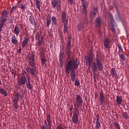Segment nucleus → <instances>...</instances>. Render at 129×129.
Masks as SVG:
<instances>
[{"instance_id":"obj_19","label":"nucleus","mask_w":129,"mask_h":129,"mask_svg":"<svg viewBox=\"0 0 129 129\" xmlns=\"http://www.w3.org/2000/svg\"><path fill=\"white\" fill-rule=\"evenodd\" d=\"M29 38H26L24 39V40L22 42V48H25L26 46L27 45V44L29 42Z\"/></svg>"},{"instance_id":"obj_7","label":"nucleus","mask_w":129,"mask_h":129,"mask_svg":"<svg viewBox=\"0 0 129 129\" xmlns=\"http://www.w3.org/2000/svg\"><path fill=\"white\" fill-rule=\"evenodd\" d=\"M8 16H9V11L7 10H4L2 11V13L1 16V19L2 20L1 22L6 23V22L8 20Z\"/></svg>"},{"instance_id":"obj_12","label":"nucleus","mask_w":129,"mask_h":129,"mask_svg":"<svg viewBox=\"0 0 129 129\" xmlns=\"http://www.w3.org/2000/svg\"><path fill=\"white\" fill-rule=\"evenodd\" d=\"M46 120L48 125V128L52 127V122H51V117H50V114H47L46 115Z\"/></svg>"},{"instance_id":"obj_13","label":"nucleus","mask_w":129,"mask_h":129,"mask_svg":"<svg viewBox=\"0 0 129 129\" xmlns=\"http://www.w3.org/2000/svg\"><path fill=\"white\" fill-rule=\"evenodd\" d=\"M84 28H85V24L82 22L79 23L77 26V28L79 31H82Z\"/></svg>"},{"instance_id":"obj_26","label":"nucleus","mask_w":129,"mask_h":129,"mask_svg":"<svg viewBox=\"0 0 129 129\" xmlns=\"http://www.w3.org/2000/svg\"><path fill=\"white\" fill-rule=\"evenodd\" d=\"M109 40H108V38H106L104 41V45L105 47V48H109Z\"/></svg>"},{"instance_id":"obj_34","label":"nucleus","mask_w":129,"mask_h":129,"mask_svg":"<svg viewBox=\"0 0 129 129\" xmlns=\"http://www.w3.org/2000/svg\"><path fill=\"white\" fill-rule=\"evenodd\" d=\"M119 56L120 57V59H121L123 62L125 61V57L123 54L121 53L120 55H119Z\"/></svg>"},{"instance_id":"obj_39","label":"nucleus","mask_w":129,"mask_h":129,"mask_svg":"<svg viewBox=\"0 0 129 129\" xmlns=\"http://www.w3.org/2000/svg\"><path fill=\"white\" fill-rule=\"evenodd\" d=\"M75 86H80V82L79 80H76L75 82Z\"/></svg>"},{"instance_id":"obj_1","label":"nucleus","mask_w":129,"mask_h":129,"mask_svg":"<svg viewBox=\"0 0 129 129\" xmlns=\"http://www.w3.org/2000/svg\"><path fill=\"white\" fill-rule=\"evenodd\" d=\"M78 68V64L77 63V60H74L71 59L69 60L66 64L65 72L67 74H70L71 79L73 82L75 81V77L76 76L75 74V70Z\"/></svg>"},{"instance_id":"obj_55","label":"nucleus","mask_w":129,"mask_h":129,"mask_svg":"<svg viewBox=\"0 0 129 129\" xmlns=\"http://www.w3.org/2000/svg\"><path fill=\"white\" fill-rule=\"evenodd\" d=\"M41 128H42V129H46V128L45 127V126H44V125H42V126H41Z\"/></svg>"},{"instance_id":"obj_30","label":"nucleus","mask_w":129,"mask_h":129,"mask_svg":"<svg viewBox=\"0 0 129 129\" xmlns=\"http://www.w3.org/2000/svg\"><path fill=\"white\" fill-rule=\"evenodd\" d=\"M66 19V12L63 11L61 14V21L62 23L65 22V20Z\"/></svg>"},{"instance_id":"obj_58","label":"nucleus","mask_w":129,"mask_h":129,"mask_svg":"<svg viewBox=\"0 0 129 129\" xmlns=\"http://www.w3.org/2000/svg\"><path fill=\"white\" fill-rule=\"evenodd\" d=\"M70 116H71V115H72V111L71 112V114H70Z\"/></svg>"},{"instance_id":"obj_28","label":"nucleus","mask_w":129,"mask_h":129,"mask_svg":"<svg viewBox=\"0 0 129 129\" xmlns=\"http://www.w3.org/2000/svg\"><path fill=\"white\" fill-rule=\"evenodd\" d=\"M51 21L52 25H54V26H56V25H57V23H58V22L57 21V19L54 16L52 17Z\"/></svg>"},{"instance_id":"obj_35","label":"nucleus","mask_w":129,"mask_h":129,"mask_svg":"<svg viewBox=\"0 0 129 129\" xmlns=\"http://www.w3.org/2000/svg\"><path fill=\"white\" fill-rule=\"evenodd\" d=\"M117 47L119 49V53H123V49H122V48L121 47V45H120V44H118L117 45Z\"/></svg>"},{"instance_id":"obj_47","label":"nucleus","mask_w":129,"mask_h":129,"mask_svg":"<svg viewBox=\"0 0 129 129\" xmlns=\"http://www.w3.org/2000/svg\"><path fill=\"white\" fill-rule=\"evenodd\" d=\"M82 3L83 9H86V4H85V3L82 2Z\"/></svg>"},{"instance_id":"obj_43","label":"nucleus","mask_w":129,"mask_h":129,"mask_svg":"<svg viewBox=\"0 0 129 129\" xmlns=\"http://www.w3.org/2000/svg\"><path fill=\"white\" fill-rule=\"evenodd\" d=\"M17 9V6H15L11 10V14H13V13L15 11V10Z\"/></svg>"},{"instance_id":"obj_8","label":"nucleus","mask_w":129,"mask_h":129,"mask_svg":"<svg viewBox=\"0 0 129 129\" xmlns=\"http://www.w3.org/2000/svg\"><path fill=\"white\" fill-rule=\"evenodd\" d=\"M28 81V79L26 77L25 75H22L21 77H20L18 80V84L19 86H24L26 84L27 81Z\"/></svg>"},{"instance_id":"obj_57","label":"nucleus","mask_w":129,"mask_h":129,"mask_svg":"<svg viewBox=\"0 0 129 129\" xmlns=\"http://www.w3.org/2000/svg\"><path fill=\"white\" fill-rule=\"evenodd\" d=\"M82 3H84V0H81Z\"/></svg>"},{"instance_id":"obj_50","label":"nucleus","mask_w":129,"mask_h":129,"mask_svg":"<svg viewBox=\"0 0 129 129\" xmlns=\"http://www.w3.org/2000/svg\"><path fill=\"white\" fill-rule=\"evenodd\" d=\"M56 129H64V128L62 127V126H61V125H59L56 127Z\"/></svg>"},{"instance_id":"obj_25","label":"nucleus","mask_w":129,"mask_h":129,"mask_svg":"<svg viewBox=\"0 0 129 129\" xmlns=\"http://www.w3.org/2000/svg\"><path fill=\"white\" fill-rule=\"evenodd\" d=\"M0 93H1V94H3V95L6 97L8 96V92H7L6 90L3 88L0 89Z\"/></svg>"},{"instance_id":"obj_62","label":"nucleus","mask_w":129,"mask_h":129,"mask_svg":"<svg viewBox=\"0 0 129 129\" xmlns=\"http://www.w3.org/2000/svg\"><path fill=\"white\" fill-rule=\"evenodd\" d=\"M1 84H2V82H0Z\"/></svg>"},{"instance_id":"obj_40","label":"nucleus","mask_w":129,"mask_h":129,"mask_svg":"<svg viewBox=\"0 0 129 129\" xmlns=\"http://www.w3.org/2000/svg\"><path fill=\"white\" fill-rule=\"evenodd\" d=\"M114 124L115 126H116L117 129H120V127H119V124L118 123H117V122L115 121L114 122Z\"/></svg>"},{"instance_id":"obj_21","label":"nucleus","mask_w":129,"mask_h":129,"mask_svg":"<svg viewBox=\"0 0 129 129\" xmlns=\"http://www.w3.org/2000/svg\"><path fill=\"white\" fill-rule=\"evenodd\" d=\"M97 12H98V9L97 8H94L93 9V12L90 13V15L92 16H94V18H95V16H96V14H97Z\"/></svg>"},{"instance_id":"obj_20","label":"nucleus","mask_w":129,"mask_h":129,"mask_svg":"<svg viewBox=\"0 0 129 129\" xmlns=\"http://www.w3.org/2000/svg\"><path fill=\"white\" fill-rule=\"evenodd\" d=\"M51 16L49 15H47L46 17V27H49L50 26V24H51Z\"/></svg>"},{"instance_id":"obj_5","label":"nucleus","mask_w":129,"mask_h":129,"mask_svg":"<svg viewBox=\"0 0 129 129\" xmlns=\"http://www.w3.org/2000/svg\"><path fill=\"white\" fill-rule=\"evenodd\" d=\"M71 36L68 37V40L67 41V46H66V52L68 55V58H71V49L70 47H71Z\"/></svg>"},{"instance_id":"obj_60","label":"nucleus","mask_w":129,"mask_h":129,"mask_svg":"<svg viewBox=\"0 0 129 129\" xmlns=\"http://www.w3.org/2000/svg\"><path fill=\"white\" fill-rule=\"evenodd\" d=\"M2 39V35L0 34V40Z\"/></svg>"},{"instance_id":"obj_17","label":"nucleus","mask_w":129,"mask_h":129,"mask_svg":"<svg viewBox=\"0 0 129 129\" xmlns=\"http://www.w3.org/2000/svg\"><path fill=\"white\" fill-rule=\"evenodd\" d=\"M26 83V86L27 88H28V89H32V88H33V87H32V84H31V82H30V77H28L27 78V81Z\"/></svg>"},{"instance_id":"obj_10","label":"nucleus","mask_w":129,"mask_h":129,"mask_svg":"<svg viewBox=\"0 0 129 129\" xmlns=\"http://www.w3.org/2000/svg\"><path fill=\"white\" fill-rule=\"evenodd\" d=\"M79 118V117L78 116V114H77L76 112H75L72 117L73 122H74L75 124H77V122H78Z\"/></svg>"},{"instance_id":"obj_2","label":"nucleus","mask_w":129,"mask_h":129,"mask_svg":"<svg viewBox=\"0 0 129 129\" xmlns=\"http://www.w3.org/2000/svg\"><path fill=\"white\" fill-rule=\"evenodd\" d=\"M95 61L96 62H93V71L94 73H96L97 71H102L103 70V66L101 62V60L98 58H96Z\"/></svg>"},{"instance_id":"obj_23","label":"nucleus","mask_w":129,"mask_h":129,"mask_svg":"<svg viewBox=\"0 0 129 129\" xmlns=\"http://www.w3.org/2000/svg\"><path fill=\"white\" fill-rule=\"evenodd\" d=\"M96 128L97 129L100 127V123H99V115H96Z\"/></svg>"},{"instance_id":"obj_42","label":"nucleus","mask_w":129,"mask_h":129,"mask_svg":"<svg viewBox=\"0 0 129 129\" xmlns=\"http://www.w3.org/2000/svg\"><path fill=\"white\" fill-rule=\"evenodd\" d=\"M20 8L22 10V12H25L26 7L23 4H21V6L20 7Z\"/></svg>"},{"instance_id":"obj_53","label":"nucleus","mask_w":129,"mask_h":129,"mask_svg":"<svg viewBox=\"0 0 129 129\" xmlns=\"http://www.w3.org/2000/svg\"><path fill=\"white\" fill-rule=\"evenodd\" d=\"M22 52V50L21 49V48H19L18 50H17V52L21 53Z\"/></svg>"},{"instance_id":"obj_52","label":"nucleus","mask_w":129,"mask_h":129,"mask_svg":"<svg viewBox=\"0 0 129 129\" xmlns=\"http://www.w3.org/2000/svg\"><path fill=\"white\" fill-rule=\"evenodd\" d=\"M44 123L46 129H48V124L47 123V121L44 120Z\"/></svg>"},{"instance_id":"obj_38","label":"nucleus","mask_w":129,"mask_h":129,"mask_svg":"<svg viewBox=\"0 0 129 129\" xmlns=\"http://www.w3.org/2000/svg\"><path fill=\"white\" fill-rule=\"evenodd\" d=\"M68 31V26L67 25L63 26V32L66 34V32Z\"/></svg>"},{"instance_id":"obj_61","label":"nucleus","mask_w":129,"mask_h":129,"mask_svg":"<svg viewBox=\"0 0 129 129\" xmlns=\"http://www.w3.org/2000/svg\"><path fill=\"white\" fill-rule=\"evenodd\" d=\"M48 129H52V127H50V128H48Z\"/></svg>"},{"instance_id":"obj_48","label":"nucleus","mask_w":129,"mask_h":129,"mask_svg":"<svg viewBox=\"0 0 129 129\" xmlns=\"http://www.w3.org/2000/svg\"><path fill=\"white\" fill-rule=\"evenodd\" d=\"M64 26H67L68 24V20H64Z\"/></svg>"},{"instance_id":"obj_45","label":"nucleus","mask_w":129,"mask_h":129,"mask_svg":"<svg viewBox=\"0 0 129 129\" xmlns=\"http://www.w3.org/2000/svg\"><path fill=\"white\" fill-rule=\"evenodd\" d=\"M123 117H124V118H125L126 119H127V118H128L129 116L128 115H127V113H124L123 114Z\"/></svg>"},{"instance_id":"obj_24","label":"nucleus","mask_w":129,"mask_h":129,"mask_svg":"<svg viewBox=\"0 0 129 129\" xmlns=\"http://www.w3.org/2000/svg\"><path fill=\"white\" fill-rule=\"evenodd\" d=\"M35 5L37 9L39 10V12H41V5L40 2L38 0H35Z\"/></svg>"},{"instance_id":"obj_37","label":"nucleus","mask_w":129,"mask_h":129,"mask_svg":"<svg viewBox=\"0 0 129 129\" xmlns=\"http://www.w3.org/2000/svg\"><path fill=\"white\" fill-rule=\"evenodd\" d=\"M41 64L44 65V64H45V63H46V62H47V59H46L44 57H42L41 59Z\"/></svg>"},{"instance_id":"obj_27","label":"nucleus","mask_w":129,"mask_h":129,"mask_svg":"<svg viewBox=\"0 0 129 129\" xmlns=\"http://www.w3.org/2000/svg\"><path fill=\"white\" fill-rule=\"evenodd\" d=\"M11 42L12 43V44H14V45H16V44H18V40H17V38H16L15 36H12Z\"/></svg>"},{"instance_id":"obj_49","label":"nucleus","mask_w":129,"mask_h":129,"mask_svg":"<svg viewBox=\"0 0 129 129\" xmlns=\"http://www.w3.org/2000/svg\"><path fill=\"white\" fill-rule=\"evenodd\" d=\"M68 3L70 5H73V0H68Z\"/></svg>"},{"instance_id":"obj_41","label":"nucleus","mask_w":129,"mask_h":129,"mask_svg":"<svg viewBox=\"0 0 129 129\" xmlns=\"http://www.w3.org/2000/svg\"><path fill=\"white\" fill-rule=\"evenodd\" d=\"M18 102H14V106L15 109H18Z\"/></svg>"},{"instance_id":"obj_46","label":"nucleus","mask_w":129,"mask_h":129,"mask_svg":"<svg viewBox=\"0 0 129 129\" xmlns=\"http://www.w3.org/2000/svg\"><path fill=\"white\" fill-rule=\"evenodd\" d=\"M87 12V10H86V8H83L82 13L83 14H86Z\"/></svg>"},{"instance_id":"obj_54","label":"nucleus","mask_w":129,"mask_h":129,"mask_svg":"<svg viewBox=\"0 0 129 129\" xmlns=\"http://www.w3.org/2000/svg\"><path fill=\"white\" fill-rule=\"evenodd\" d=\"M72 109H73V105H72V106H71V107L70 108V110L71 111V112L72 111Z\"/></svg>"},{"instance_id":"obj_56","label":"nucleus","mask_w":129,"mask_h":129,"mask_svg":"<svg viewBox=\"0 0 129 129\" xmlns=\"http://www.w3.org/2000/svg\"><path fill=\"white\" fill-rule=\"evenodd\" d=\"M95 97H97V94H95Z\"/></svg>"},{"instance_id":"obj_11","label":"nucleus","mask_w":129,"mask_h":129,"mask_svg":"<svg viewBox=\"0 0 129 129\" xmlns=\"http://www.w3.org/2000/svg\"><path fill=\"white\" fill-rule=\"evenodd\" d=\"M26 71L28 73H30L31 75H35L36 72V71H35V69L34 68H30V67H27L26 69Z\"/></svg>"},{"instance_id":"obj_29","label":"nucleus","mask_w":129,"mask_h":129,"mask_svg":"<svg viewBox=\"0 0 129 129\" xmlns=\"http://www.w3.org/2000/svg\"><path fill=\"white\" fill-rule=\"evenodd\" d=\"M111 74H112L113 77H117V74H116V73H115V69L114 68H112L111 70Z\"/></svg>"},{"instance_id":"obj_9","label":"nucleus","mask_w":129,"mask_h":129,"mask_svg":"<svg viewBox=\"0 0 129 129\" xmlns=\"http://www.w3.org/2000/svg\"><path fill=\"white\" fill-rule=\"evenodd\" d=\"M99 99L100 105H103V104H104V103L105 102V100L104 99V95H103V93H102V92H101L100 93V96Z\"/></svg>"},{"instance_id":"obj_4","label":"nucleus","mask_w":129,"mask_h":129,"mask_svg":"<svg viewBox=\"0 0 129 129\" xmlns=\"http://www.w3.org/2000/svg\"><path fill=\"white\" fill-rule=\"evenodd\" d=\"M51 4L52 8H56L58 13L61 12V0H52Z\"/></svg>"},{"instance_id":"obj_18","label":"nucleus","mask_w":129,"mask_h":129,"mask_svg":"<svg viewBox=\"0 0 129 129\" xmlns=\"http://www.w3.org/2000/svg\"><path fill=\"white\" fill-rule=\"evenodd\" d=\"M116 103L118 104H121L122 102V97L121 96L117 95L116 99Z\"/></svg>"},{"instance_id":"obj_3","label":"nucleus","mask_w":129,"mask_h":129,"mask_svg":"<svg viewBox=\"0 0 129 129\" xmlns=\"http://www.w3.org/2000/svg\"><path fill=\"white\" fill-rule=\"evenodd\" d=\"M83 104V99L80 94L76 95V98L74 100V107H82Z\"/></svg>"},{"instance_id":"obj_22","label":"nucleus","mask_w":129,"mask_h":129,"mask_svg":"<svg viewBox=\"0 0 129 129\" xmlns=\"http://www.w3.org/2000/svg\"><path fill=\"white\" fill-rule=\"evenodd\" d=\"M19 98H20V94L16 93L14 95V102H19Z\"/></svg>"},{"instance_id":"obj_31","label":"nucleus","mask_w":129,"mask_h":129,"mask_svg":"<svg viewBox=\"0 0 129 129\" xmlns=\"http://www.w3.org/2000/svg\"><path fill=\"white\" fill-rule=\"evenodd\" d=\"M29 22L32 25H35V20L34 19L33 16H30L29 17Z\"/></svg>"},{"instance_id":"obj_15","label":"nucleus","mask_w":129,"mask_h":129,"mask_svg":"<svg viewBox=\"0 0 129 129\" xmlns=\"http://www.w3.org/2000/svg\"><path fill=\"white\" fill-rule=\"evenodd\" d=\"M92 61H93V58L88 57L86 58V64H87V65H88L89 66V67H90V66H91Z\"/></svg>"},{"instance_id":"obj_16","label":"nucleus","mask_w":129,"mask_h":129,"mask_svg":"<svg viewBox=\"0 0 129 129\" xmlns=\"http://www.w3.org/2000/svg\"><path fill=\"white\" fill-rule=\"evenodd\" d=\"M14 33H15L17 36H19V34H20V28L17 25L14 29Z\"/></svg>"},{"instance_id":"obj_14","label":"nucleus","mask_w":129,"mask_h":129,"mask_svg":"<svg viewBox=\"0 0 129 129\" xmlns=\"http://www.w3.org/2000/svg\"><path fill=\"white\" fill-rule=\"evenodd\" d=\"M95 25L97 28H100L101 26V19L100 17H97L95 20Z\"/></svg>"},{"instance_id":"obj_32","label":"nucleus","mask_w":129,"mask_h":129,"mask_svg":"<svg viewBox=\"0 0 129 129\" xmlns=\"http://www.w3.org/2000/svg\"><path fill=\"white\" fill-rule=\"evenodd\" d=\"M44 38L43 37V36H42L40 39L39 38L38 40V42L37 44L38 45V46H41V45H42V44H43V40Z\"/></svg>"},{"instance_id":"obj_59","label":"nucleus","mask_w":129,"mask_h":129,"mask_svg":"<svg viewBox=\"0 0 129 129\" xmlns=\"http://www.w3.org/2000/svg\"><path fill=\"white\" fill-rule=\"evenodd\" d=\"M20 97L21 98V99H23V97H22L21 95L20 96Z\"/></svg>"},{"instance_id":"obj_6","label":"nucleus","mask_w":129,"mask_h":129,"mask_svg":"<svg viewBox=\"0 0 129 129\" xmlns=\"http://www.w3.org/2000/svg\"><path fill=\"white\" fill-rule=\"evenodd\" d=\"M27 59L28 61V65L32 68H35V55L30 54L27 55Z\"/></svg>"},{"instance_id":"obj_36","label":"nucleus","mask_w":129,"mask_h":129,"mask_svg":"<svg viewBox=\"0 0 129 129\" xmlns=\"http://www.w3.org/2000/svg\"><path fill=\"white\" fill-rule=\"evenodd\" d=\"M88 55V57L93 58V51H92V50H89Z\"/></svg>"},{"instance_id":"obj_51","label":"nucleus","mask_w":129,"mask_h":129,"mask_svg":"<svg viewBox=\"0 0 129 129\" xmlns=\"http://www.w3.org/2000/svg\"><path fill=\"white\" fill-rule=\"evenodd\" d=\"M111 31H112L113 33H115V29L114 27L111 28Z\"/></svg>"},{"instance_id":"obj_33","label":"nucleus","mask_w":129,"mask_h":129,"mask_svg":"<svg viewBox=\"0 0 129 129\" xmlns=\"http://www.w3.org/2000/svg\"><path fill=\"white\" fill-rule=\"evenodd\" d=\"M41 35H42V33L41 32H37L35 34V38L36 39H40V37H41Z\"/></svg>"},{"instance_id":"obj_44","label":"nucleus","mask_w":129,"mask_h":129,"mask_svg":"<svg viewBox=\"0 0 129 129\" xmlns=\"http://www.w3.org/2000/svg\"><path fill=\"white\" fill-rule=\"evenodd\" d=\"M4 24H5L4 22H1L0 21V32H2V29H3V27H4Z\"/></svg>"}]
</instances>
